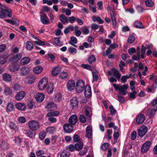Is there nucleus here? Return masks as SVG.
<instances>
[{"label": "nucleus", "mask_w": 157, "mask_h": 157, "mask_svg": "<svg viewBox=\"0 0 157 157\" xmlns=\"http://www.w3.org/2000/svg\"><path fill=\"white\" fill-rule=\"evenodd\" d=\"M113 86L116 90L119 91V94L125 95L128 93L127 91V90L128 88V85L125 84L120 86L119 84L116 85L113 84Z\"/></svg>", "instance_id": "f257e3e1"}, {"label": "nucleus", "mask_w": 157, "mask_h": 157, "mask_svg": "<svg viewBox=\"0 0 157 157\" xmlns=\"http://www.w3.org/2000/svg\"><path fill=\"white\" fill-rule=\"evenodd\" d=\"M28 125L29 128L31 130L36 131L40 128L39 123L34 120L29 121L28 123Z\"/></svg>", "instance_id": "f03ea898"}, {"label": "nucleus", "mask_w": 157, "mask_h": 157, "mask_svg": "<svg viewBox=\"0 0 157 157\" xmlns=\"http://www.w3.org/2000/svg\"><path fill=\"white\" fill-rule=\"evenodd\" d=\"M85 84L81 80H78L76 82V91L78 93H81L84 90Z\"/></svg>", "instance_id": "7ed1b4c3"}, {"label": "nucleus", "mask_w": 157, "mask_h": 157, "mask_svg": "<svg viewBox=\"0 0 157 157\" xmlns=\"http://www.w3.org/2000/svg\"><path fill=\"white\" fill-rule=\"evenodd\" d=\"M0 9L2 10L0 11V18L4 19L6 18V14L5 11H9V8L4 5H2L0 3Z\"/></svg>", "instance_id": "20e7f679"}, {"label": "nucleus", "mask_w": 157, "mask_h": 157, "mask_svg": "<svg viewBox=\"0 0 157 157\" xmlns=\"http://www.w3.org/2000/svg\"><path fill=\"white\" fill-rule=\"evenodd\" d=\"M151 144V142L150 141H146L143 144L141 147V152L143 153L147 152L149 149Z\"/></svg>", "instance_id": "39448f33"}, {"label": "nucleus", "mask_w": 157, "mask_h": 157, "mask_svg": "<svg viewBox=\"0 0 157 157\" xmlns=\"http://www.w3.org/2000/svg\"><path fill=\"white\" fill-rule=\"evenodd\" d=\"M48 80L47 78H44L39 83L38 87L40 90H44L48 84Z\"/></svg>", "instance_id": "423d86ee"}, {"label": "nucleus", "mask_w": 157, "mask_h": 157, "mask_svg": "<svg viewBox=\"0 0 157 157\" xmlns=\"http://www.w3.org/2000/svg\"><path fill=\"white\" fill-rule=\"evenodd\" d=\"M147 130V127L145 125H142L141 127L138 129V134L140 137L144 136L146 133Z\"/></svg>", "instance_id": "0eeeda50"}, {"label": "nucleus", "mask_w": 157, "mask_h": 157, "mask_svg": "<svg viewBox=\"0 0 157 157\" xmlns=\"http://www.w3.org/2000/svg\"><path fill=\"white\" fill-rule=\"evenodd\" d=\"M36 79V77L34 75H30L26 77L25 80L27 83L31 84L34 82Z\"/></svg>", "instance_id": "6e6552de"}, {"label": "nucleus", "mask_w": 157, "mask_h": 157, "mask_svg": "<svg viewBox=\"0 0 157 157\" xmlns=\"http://www.w3.org/2000/svg\"><path fill=\"white\" fill-rule=\"evenodd\" d=\"M145 116L143 114H140L138 115L136 119V123L138 125L142 124L145 120Z\"/></svg>", "instance_id": "1a4fd4ad"}, {"label": "nucleus", "mask_w": 157, "mask_h": 157, "mask_svg": "<svg viewBox=\"0 0 157 157\" xmlns=\"http://www.w3.org/2000/svg\"><path fill=\"white\" fill-rule=\"evenodd\" d=\"M78 101L76 97H73L71 100L70 105L72 109L77 107L78 105Z\"/></svg>", "instance_id": "9d476101"}, {"label": "nucleus", "mask_w": 157, "mask_h": 157, "mask_svg": "<svg viewBox=\"0 0 157 157\" xmlns=\"http://www.w3.org/2000/svg\"><path fill=\"white\" fill-rule=\"evenodd\" d=\"M25 92L24 91H21L18 92L15 95L16 99L20 101L25 96Z\"/></svg>", "instance_id": "9b49d317"}, {"label": "nucleus", "mask_w": 157, "mask_h": 157, "mask_svg": "<svg viewBox=\"0 0 157 157\" xmlns=\"http://www.w3.org/2000/svg\"><path fill=\"white\" fill-rule=\"evenodd\" d=\"M84 89L85 95L86 97L90 98L91 95V91L90 86L88 84H86Z\"/></svg>", "instance_id": "f8f14e48"}, {"label": "nucleus", "mask_w": 157, "mask_h": 157, "mask_svg": "<svg viewBox=\"0 0 157 157\" xmlns=\"http://www.w3.org/2000/svg\"><path fill=\"white\" fill-rule=\"evenodd\" d=\"M40 20L43 24L45 25L48 24L49 20L46 14L42 13V14L40 15Z\"/></svg>", "instance_id": "ddd939ff"}, {"label": "nucleus", "mask_w": 157, "mask_h": 157, "mask_svg": "<svg viewBox=\"0 0 157 157\" xmlns=\"http://www.w3.org/2000/svg\"><path fill=\"white\" fill-rule=\"evenodd\" d=\"M63 129L66 132L70 133L73 129L72 125L69 124H66L63 125Z\"/></svg>", "instance_id": "4468645a"}, {"label": "nucleus", "mask_w": 157, "mask_h": 157, "mask_svg": "<svg viewBox=\"0 0 157 157\" xmlns=\"http://www.w3.org/2000/svg\"><path fill=\"white\" fill-rule=\"evenodd\" d=\"M16 107L18 110L25 111L26 108V105L24 103H17L15 105Z\"/></svg>", "instance_id": "2eb2a0df"}, {"label": "nucleus", "mask_w": 157, "mask_h": 157, "mask_svg": "<svg viewBox=\"0 0 157 157\" xmlns=\"http://www.w3.org/2000/svg\"><path fill=\"white\" fill-rule=\"evenodd\" d=\"M29 73L30 70L28 67H24L21 69L20 75L21 76H25Z\"/></svg>", "instance_id": "dca6fc26"}, {"label": "nucleus", "mask_w": 157, "mask_h": 157, "mask_svg": "<svg viewBox=\"0 0 157 157\" xmlns=\"http://www.w3.org/2000/svg\"><path fill=\"white\" fill-rule=\"evenodd\" d=\"M75 86V82L74 80H70L68 82L67 88L68 90L71 91L74 89Z\"/></svg>", "instance_id": "f3484780"}, {"label": "nucleus", "mask_w": 157, "mask_h": 157, "mask_svg": "<svg viewBox=\"0 0 157 157\" xmlns=\"http://www.w3.org/2000/svg\"><path fill=\"white\" fill-rule=\"evenodd\" d=\"M77 121V116L75 115H73L69 118V123L73 125L76 124Z\"/></svg>", "instance_id": "a211bd4d"}, {"label": "nucleus", "mask_w": 157, "mask_h": 157, "mask_svg": "<svg viewBox=\"0 0 157 157\" xmlns=\"http://www.w3.org/2000/svg\"><path fill=\"white\" fill-rule=\"evenodd\" d=\"M46 108L49 111H52L56 108V105L53 102H50L48 104Z\"/></svg>", "instance_id": "6ab92c4d"}, {"label": "nucleus", "mask_w": 157, "mask_h": 157, "mask_svg": "<svg viewBox=\"0 0 157 157\" xmlns=\"http://www.w3.org/2000/svg\"><path fill=\"white\" fill-rule=\"evenodd\" d=\"M22 56L21 53H18L14 56L12 58V61L13 63H16Z\"/></svg>", "instance_id": "aec40b11"}, {"label": "nucleus", "mask_w": 157, "mask_h": 157, "mask_svg": "<svg viewBox=\"0 0 157 157\" xmlns=\"http://www.w3.org/2000/svg\"><path fill=\"white\" fill-rule=\"evenodd\" d=\"M36 99L37 101L41 102L44 100V95L41 93H38L36 96Z\"/></svg>", "instance_id": "412c9836"}, {"label": "nucleus", "mask_w": 157, "mask_h": 157, "mask_svg": "<svg viewBox=\"0 0 157 157\" xmlns=\"http://www.w3.org/2000/svg\"><path fill=\"white\" fill-rule=\"evenodd\" d=\"M61 71V68L60 67H56L53 68L52 71V74L53 76L57 75Z\"/></svg>", "instance_id": "4be33fe9"}, {"label": "nucleus", "mask_w": 157, "mask_h": 157, "mask_svg": "<svg viewBox=\"0 0 157 157\" xmlns=\"http://www.w3.org/2000/svg\"><path fill=\"white\" fill-rule=\"evenodd\" d=\"M43 71V67L40 66H38L35 67L33 69V72L36 74H39Z\"/></svg>", "instance_id": "5701e85b"}, {"label": "nucleus", "mask_w": 157, "mask_h": 157, "mask_svg": "<svg viewBox=\"0 0 157 157\" xmlns=\"http://www.w3.org/2000/svg\"><path fill=\"white\" fill-rule=\"evenodd\" d=\"M112 71L114 76L118 80L120 79L121 75L119 71L116 69L113 68L112 69Z\"/></svg>", "instance_id": "b1692460"}, {"label": "nucleus", "mask_w": 157, "mask_h": 157, "mask_svg": "<svg viewBox=\"0 0 157 157\" xmlns=\"http://www.w3.org/2000/svg\"><path fill=\"white\" fill-rule=\"evenodd\" d=\"M86 134L85 136L88 138H90L92 136V130L90 126H88L86 128Z\"/></svg>", "instance_id": "393cba45"}, {"label": "nucleus", "mask_w": 157, "mask_h": 157, "mask_svg": "<svg viewBox=\"0 0 157 157\" xmlns=\"http://www.w3.org/2000/svg\"><path fill=\"white\" fill-rule=\"evenodd\" d=\"M30 61V59L28 57H25L22 58L20 61L21 65H24L27 64L29 63Z\"/></svg>", "instance_id": "a878e982"}, {"label": "nucleus", "mask_w": 157, "mask_h": 157, "mask_svg": "<svg viewBox=\"0 0 157 157\" xmlns=\"http://www.w3.org/2000/svg\"><path fill=\"white\" fill-rule=\"evenodd\" d=\"M157 110V107L155 106L153 109L148 110L147 113L150 117H152L154 115Z\"/></svg>", "instance_id": "bb28decb"}, {"label": "nucleus", "mask_w": 157, "mask_h": 157, "mask_svg": "<svg viewBox=\"0 0 157 157\" xmlns=\"http://www.w3.org/2000/svg\"><path fill=\"white\" fill-rule=\"evenodd\" d=\"M35 131L30 129L29 130H27L26 132L28 136L31 138L34 137L36 134Z\"/></svg>", "instance_id": "cd10ccee"}, {"label": "nucleus", "mask_w": 157, "mask_h": 157, "mask_svg": "<svg viewBox=\"0 0 157 157\" xmlns=\"http://www.w3.org/2000/svg\"><path fill=\"white\" fill-rule=\"evenodd\" d=\"M54 88V84L52 82L49 83L47 89V92L48 94L52 93Z\"/></svg>", "instance_id": "c85d7f7f"}, {"label": "nucleus", "mask_w": 157, "mask_h": 157, "mask_svg": "<svg viewBox=\"0 0 157 157\" xmlns=\"http://www.w3.org/2000/svg\"><path fill=\"white\" fill-rule=\"evenodd\" d=\"M59 19L63 24H65L66 22L67 23H68V17H66L63 14H61L60 16Z\"/></svg>", "instance_id": "c756f323"}, {"label": "nucleus", "mask_w": 157, "mask_h": 157, "mask_svg": "<svg viewBox=\"0 0 157 157\" xmlns=\"http://www.w3.org/2000/svg\"><path fill=\"white\" fill-rule=\"evenodd\" d=\"M3 78L6 82H10L11 81V77L7 73H5L3 75Z\"/></svg>", "instance_id": "7c9ffc66"}, {"label": "nucleus", "mask_w": 157, "mask_h": 157, "mask_svg": "<svg viewBox=\"0 0 157 157\" xmlns=\"http://www.w3.org/2000/svg\"><path fill=\"white\" fill-rule=\"evenodd\" d=\"M8 57L5 55H2L0 57V64L3 65L5 64L6 62Z\"/></svg>", "instance_id": "2f4dec72"}, {"label": "nucleus", "mask_w": 157, "mask_h": 157, "mask_svg": "<svg viewBox=\"0 0 157 157\" xmlns=\"http://www.w3.org/2000/svg\"><path fill=\"white\" fill-rule=\"evenodd\" d=\"M134 26L136 28L144 29V26L142 23L139 21H136L134 23Z\"/></svg>", "instance_id": "473e14b6"}, {"label": "nucleus", "mask_w": 157, "mask_h": 157, "mask_svg": "<svg viewBox=\"0 0 157 157\" xmlns=\"http://www.w3.org/2000/svg\"><path fill=\"white\" fill-rule=\"evenodd\" d=\"M9 124V127L12 130L16 131L18 129V127L14 123L12 122H10Z\"/></svg>", "instance_id": "72a5a7b5"}, {"label": "nucleus", "mask_w": 157, "mask_h": 157, "mask_svg": "<svg viewBox=\"0 0 157 157\" xmlns=\"http://www.w3.org/2000/svg\"><path fill=\"white\" fill-rule=\"evenodd\" d=\"M83 146V143L81 142H79L75 144V148L76 150L79 151L82 148Z\"/></svg>", "instance_id": "f704fd0d"}, {"label": "nucleus", "mask_w": 157, "mask_h": 157, "mask_svg": "<svg viewBox=\"0 0 157 157\" xmlns=\"http://www.w3.org/2000/svg\"><path fill=\"white\" fill-rule=\"evenodd\" d=\"M19 68V65L17 64H13L11 66L10 68V71L13 72L17 71Z\"/></svg>", "instance_id": "c9c22d12"}, {"label": "nucleus", "mask_w": 157, "mask_h": 157, "mask_svg": "<svg viewBox=\"0 0 157 157\" xmlns=\"http://www.w3.org/2000/svg\"><path fill=\"white\" fill-rule=\"evenodd\" d=\"M26 48L27 50H31L33 48V44L29 41H27L26 43Z\"/></svg>", "instance_id": "e433bc0d"}, {"label": "nucleus", "mask_w": 157, "mask_h": 157, "mask_svg": "<svg viewBox=\"0 0 157 157\" xmlns=\"http://www.w3.org/2000/svg\"><path fill=\"white\" fill-rule=\"evenodd\" d=\"M83 34L85 35L88 34L89 33V30L88 27L86 26H83L81 28Z\"/></svg>", "instance_id": "4c0bfd02"}, {"label": "nucleus", "mask_w": 157, "mask_h": 157, "mask_svg": "<svg viewBox=\"0 0 157 157\" xmlns=\"http://www.w3.org/2000/svg\"><path fill=\"white\" fill-rule=\"evenodd\" d=\"M12 88L15 91H19L22 89V87L19 84L16 83L13 86Z\"/></svg>", "instance_id": "58836bf2"}, {"label": "nucleus", "mask_w": 157, "mask_h": 157, "mask_svg": "<svg viewBox=\"0 0 157 157\" xmlns=\"http://www.w3.org/2000/svg\"><path fill=\"white\" fill-rule=\"evenodd\" d=\"M68 52L73 54H76L77 52V50L72 47H70L68 49Z\"/></svg>", "instance_id": "ea45409f"}, {"label": "nucleus", "mask_w": 157, "mask_h": 157, "mask_svg": "<svg viewBox=\"0 0 157 157\" xmlns=\"http://www.w3.org/2000/svg\"><path fill=\"white\" fill-rule=\"evenodd\" d=\"M55 100L56 101L58 102L61 101L62 99V94L60 93L57 94L55 96Z\"/></svg>", "instance_id": "a19ab883"}, {"label": "nucleus", "mask_w": 157, "mask_h": 157, "mask_svg": "<svg viewBox=\"0 0 157 157\" xmlns=\"http://www.w3.org/2000/svg\"><path fill=\"white\" fill-rule=\"evenodd\" d=\"M55 128L53 127H48L46 129L47 132L50 134L53 133L55 131Z\"/></svg>", "instance_id": "79ce46f5"}, {"label": "nucleus", "mask_w": 157, "mask_h": 157, "mask_svg": "<svg viewBox=\"0 0 157 157\" xmlns=\"http://www.w3.org/2000/svg\"><path fill=\"white\" fill-rule=\"evenodd\" d=\"M59 113L58 111H55L54 112H49L47 114V116L49 117L56 116H57Z\"/></svg>", "instance_id": "37998d69"}, {"label": "nucleus", "mask_w": 157, "mask_h": 157, "mask_svg": "<svg viewBox=\"0 0 157 157\" xmlns=\"http://www.w3.org/2000/svg\"><path fill=\"white\" fill-rule=\"evenodd\" d=\"M4 92L6 95H10L12 93V90L10 87H6L5 88Z\"/></svg>", "instance_id": "c03bdc74"}, {"label": "nucleus", "mask_w": 157, "mask_h": 157, "mask_svg": "<svg viewBox=\"0 0 157 157\" xmlns=\"http://www.w3.org/2000/svg\"><path fill=\"white\" fill-rule=\"evenodd\" d=\"M7 109L9 111H11L14 109V106L12 103H9L6 107Z\"/></svg>", "instance_id": "a18cd8bd"}, {"label": "nucleus", "mask_w": 157, "mask_h": 157, "mask_svg": "<svg viewBox=\"0 0 157 157\" xmlns=\"http://www.w3.org/2000/svg\"><path fill=\"white\" fill-rule=\"evenodd\" d=\"M70 155L69 152L66 150L63 151L60 154L61 157H69Z\"/></svg>", "instance_id": "49530a36"}, {"label": "nucleus", "mask_w": 157, "mask_h": 157, "mask_svg": "<svg viewBox=\"0 0 157 157\" xmlns=\"http://www.w3.org/2000/svg\"><path fill=\"white\" fill-rule=\"evenodd\" d=\"M135 39L134 36L132 35H130L128 38V43H133Z\"/></svg>", "instance_id": "de8ad7c7"}, {"label": "nucleus", "mask_w": 157, "mask_h": 157, "mask_svg": "<svg viewBox=\"0 0 157 157\" xmlns=\"http://www.w3.org/2000/svg\"><path fill=\"white\" fill-rule=\"evenodd\" d=\"M146 6L148 7H151L154 5V3L151 0H147L145 1Z\"/></svg>", "instance_id": "09e8293b"}, {"label": "nucleus", "mask_w": 157, "mask_h": 157, "mask_svg": "<svg viewBox=\"0 0 157 157\" xmlns=\"http://www.w3.org/2000/svg\"><path fill=\"white\" fill-rule=\"evenodd\" d=\"M60 38V37H58L55 38L54 40L55 43L57 45L59 46H61L62 45V43H61L60 41L59 40Z\"/></svg>", "instance_id": "8fccbe9b"}, {"label": "nucleus", "mask_w": 157, "mask_h": 157, "mask_svg": "<svg viewBox=\"0 0 157 157\" xmlns=\"http://www.w3.org/2000/svg\"><path fill=\"white\" fill-rule=\"evenodd\" d=\"M34 42L35 44L39 45H44L45 44V43L44 41H41L37 38H36V40Z\"/></svg>", "instance_id": "3c124183"}, {"label": "nucleus", "mask_w": 157, "mask_h": 157, "mask_svg": "<svg viewBox=\"0 0 157 157\" xmlns=\"http://www.w3.org/2000/svg\"><path fill=\"white\" fill-rule=\"evenodd\" d=\"M89 62L90 63H91L95 62V58L94 56L93 55H91L88 59Z\"/></svg>", "instance_id": "603ef678"}, {"label": "nucleus", "mask_w": 157, "mask_h": 157, "mask_svg": "<svg viewBox=\"0 0 157 157\" xmlns=\"http://www.w3.org/2000/svg\"><path fill=\"white\" fill-rule=\"evenodd\" d=\"M68 76V74L65 72H62L60 75V77L62 79H65L67 78Z\"/></svg>", "instance_id": "864d4df0"}, {"label": "nucleus", "mask_w": 157, "mask_h": 157, "mask_svg": "<svg viewBox=\"0 0 157 157\" xmlns=\"http://www.w3.org/2000/svg\"><path fill=\"white\" fill-rule=\"evenodd\" d=\"M1 142V147L3 149H6L8 147V144L5 141H2Z\"/></svg>", "instance_id": "5fc2aeb1"}, {"label": "nucleus", "mask_w": 157, "mask_h": 157, "mask_svg": "<svg viewBox=\"0 0 157 157\" xmlns=\"http://www.w3.org/2000/svg\"><path fill=\"white\" fill-rule=\"evenodd\" d=\"M46 133L45 132L43 131L40 133L39 137L41 140H43L45 138L46 136Z\"/></svg>", "instance_id": "6e6d98bb"}, {"label": "nucleus", "mask_w": 157, "mask_h": 157, "mask_svg": "<svg viewBox=\"0 0 157 157\" xmlns=\"http://www.w3.org/2000/svg\"><path fill=\"white\" fill-rule=\"evenodd\" d=\"M121 94H119L117 96L118 100L120 103H122L124 102V98L121 95Z\"/></svg>", "instance_id": "4d7b16f0"}, {"label": "nucleus", "mask_w": 157, "mask_h": 157, "mask_svg": "<svg viewBox=\"0 0 157 157\" xmlns=\"http://www.w3.org/2000/svg\"><path fill=\"white\" fill-rule=\"evenodd\" d=\"M136 132L135 131H133L131 134V139L132 140H135L136 138Z\"/></svg>", "instance_id": "13d9d810"}, {"label": "nucleus", "mask_w": 157, "mask_h": 157, "mask_svg": "<svg viewBox=\"0 0 157 157\" xmlns=\"http://www.w3.org/2000/svg\"><path fill=\"white\" fill-rule=\"evenodd\" d=\"M137 94V92L136 91H133L132 92L130 93L129 94V97L134 99L136 98V95Z\"/></svg>", "instance_id": "bf43d9fd"}, {"label": "nucleus", "mask_w": 157, "mask_h": 157, "mask_svg": "<svg viewBox=\"0 0 157 157\" xmlns=\"http://www.w3.org/2000/svg\"><path fill=\"white\" fill-rule=\"evenodd\" d=\"M128 52L130 55H132L133 53L136 52V50L135 48H129Z\"/></svg>", "instance_id": "052dcab7"}, {"label": "nucleus", "mask_w": 157, "mask_h": 157, "mask_svg": "<svg viewBox=\"0 0 157 157\" xmlns=\"http://www.w3.org/2000/svg\"><path fill=\"white\" fill-rule=\"evenodd\" d=\"M132 59L134 60L138 61L139 60L140 58V52H138L137 53V55H133L132 57Z\"/></svg>", "instance_id": "680f3d73"}, {"label": "nucleus", "mask_w": 157, "mask_h": 157, "mask_svg": "<svg viewBox=\"0 0 157 157\" xmlns=\"http://www.w3.org/2000/svg\"><path fill=\"white\" fill-rule=\"evenodd\" d=\"M80 122L82 123H85L86 121V119L83 115H80L79 118Z\"/></svg>", "instance_id": "e2e57ef3"}, {"label": "nucleus", "mask_w": 157, "mask_h": 157, "mask_svg": "<svg viewBox=\"0 0 157 157\" xmlns=\"http://www.w3.org/2000/svg\"><path fill=\"white\" fill-rule=\"evenodd\" d=\"M109 146L108 144L107 143H104L101 146V149L103 151L105 150Z\"/></svg>", "instance_id": "0e129e2a"}, {"label": "nucleus", "mask_w": 157, "mask_h": 157, "mask_svg": "<svg viewBox=\"0 0 157 157\" xmlns=\"http://www.w3.org/2000/svg\"><path fill=\"white\" fill-rule=\"evenodd\" d=\"M73 139L75 142H77L80 140V138L77 134H75L74 135Z\"/></svg>", "instance_id": "69168bd1"}, {"label": "nucleus", "mask_w": 157, "mask_h": 157, "mask_svg": "<svg viewBox=\"0 0 157 157\" xmlns=\"http://www.w3.org/2000/svg\"><path fill=\"white\" fill-rule=\"evenodd\" d=\"M14 141L16 144H19L21 142V140L18 136H15L14 138Z\"/></svg>", "instance_id": "338daca9"}, {"label": "nucleus", "mask_w": 157, "mask_h": 157, "mask_svg": "<svg viewBox=\"0 0 157 157\" xmlns=\"http://www.w3.org/2000/svg\"><path fill=\"white\" fill-rule=\"evenodd\" d=\"M130 77V76H128L126 75L123 76L121 78V80L123 82H125L127 79L129 78Z\"/></svg>", "instance_id": "774afa93"}]
</instances>
